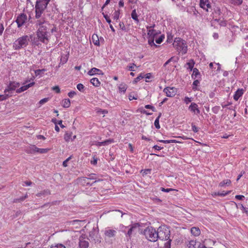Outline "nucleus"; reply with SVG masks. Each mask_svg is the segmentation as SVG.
Here are the masks:
<instances>
[{"instance_id":"nucleus-1","label":"nucleus","mask_w":248,"mask_h":248,"mask_svg":"<svg viewBox=\"0 0 248 248\" xmlns=\"http://www.w3.org/2000/svg\"><path fill=\"white\" fill-rule=\"evenodd\" d=\"M35 26L37 28L36 36L38 40H32V45L38 46L39 44V42L46 45L47 44L50 37V24L45 18H42L35 21Z\"/></svg>"},{"instance_id":"nucleus-2","label":"nucleus","mask_w":248,"mask_h":248,"mask_svg":"<svg viewBox=\"0 0 248 248\" xmlns=\"http://www.w3.org/2000/svg\"><path fill=\"white\" fill-rule=\"evenodd\" d=\"M170 231L169 227L163 225L160 226L157 229V239L167 241L166 245L170 248Z\"/></svg>"},{"instance_id":"nucleus-3","label":"nucleus","mask_w":248,"mask_h":248,"mask_svg":"<svg viewBox=\"0 0 248 248\" xmlns=\"http://www.w3.org/2000/svg\"><path fill=\"white\" fill-rule=\"evenodd\" d=\"M32 35H23L17 39L13 43V47L15 50H19L25 48L28 45Z\"/></svg>"},{"instance_id":"nucleus-4","label":"nucleus","mask_w":248,"mask_h":248,"mask_svg":"<svg viewBox=\"0 0 248 248\" xmlns=\"http://www.w3.org/2000/svg\"><path fill=\"white\" fill-rule=\"evenodd\" d=\"M173 46L179 53L185 54L187 52V46L185 41L180 38H175Z\"/></svg>"},{"instance_id":"nucleus-5","label":"nucleus","mask_w":248,"mask_h":248,"mask_svg":"<svg viewBox=\"0 0 248 248\" xmlns=\"http://www.w3.org/2000/svg\"><path fill=\"white\" fill-rule=\"evenodd\" d=\"M144 234L147 239L151 242L157 240V231L152 227H148L144 231Z\"/></svg>"},{"instance_id":"nucleus-6","label":"nucleus","mask_w":248,"mask_h":248,"mask_svg":"<svg viewBox=\"0 0 248 248\" xmlns=\"http://www.w3.org/2000/svg\"><path fill=\"white\" fill-rule=\"evenodd\" d=\"M20 86V84L18 82L13 81L10 82L7 87L4 90V93H8L10 95L13 93V92L15 91L17 88H18Z\"/></svg>"},{"instance_id":"nucleus-7","label":"nucleus","mask_w":248,"mask_h":248,"mask_svg":"<svg viewBox=\"0 0 248 248\" xmlns=\"http://www.w3.org/2000/svg\"><path fill=\"white\" fill-rule=\"evenodd\" d=\"M35 18L37 19V20L42 19V18H41V16L46 8L44 6H39L38 5H35Z\"/></svg>"},{"instance_id":"nucleus-8","label":"nucleus","mask_w":248,"mask_h":248,"mask_svg":"<svg viewBox=\"0 0 248 248\" xmlns=\"http://www.w3.org/2000/svg\"><path fill=\"white\" fill-rule=\"evenodd\" d=\"M27 17L26 15L24 14H21L20 15H19L16 20V22L17 23V27L18 28L21 27L27 21Z\"/></svg>"},{"instance_id":"nucleus-9","label":"nucleus","mask_w":248,"mask_h":248,"mask_svg":"<svg viewBox=\"0 0 248 248\" xmlns=\"http://www.w3.org/2000/svg\"><path fill=\"white\" fill-rule=\"evenodd\" d=\"M163 92L168 97H173L176 94V89L174 87H166L164 89Z\"/></svg>"},{"instance_id":"nucleus-10","label":"nucleus","mask_w":248,"mask_h":248,"mask_svg":"<svg viewBox=\"0 0 248 248\" xmlns=\"http://www.w3.org/2000/svg\"><path fill=\"white\" fill-rule=\"evenodd\" d=\"M155 26V24H153L151 26H147L146 28L148 29L147 35L148 36V38L152 37L153 39H155L156 35L157 34V31L152 28H154Z\"/></svg>"},{"instance_id":"nucleus-11","label":"nucleus","mask_w":248,"mask_h":248,"mask_svg":"<svg viewBox=\"0 0 248 248\" xmlns=\"http://www.w3.org/2000/svg\"><path fill=\"white\" fill-rule=\"evenodd\" d=\"M139 227V225L138 223H135L132 226H131L130 228L129 229L127 233L126 234V236L127 237L130 238L133 233H135L137 232V230Z\"/></svg>"},{"instance_id":"nucleus-12","label":"nucleus","mask_w":248,"mask_h":248,"mask_svg":"<svg viewBox=\"0 0 248 248\" xmlns=\"http://www.w3.org/2000/svg\"><path fill=\"white\" fill-rule=\"evenodd\" d=\"M77 183L83 186H91L92 184H90L89 179L87 177H82L78 178L77 180Z\"/></svg>"},{"instance_id":"nucleus-13","label":"nucleus","mask_w":248,"mask_h":248,"mask_svg":"<svg viewBox=\"0 0 248 248\" xmlns=\"http://www.w3.org/2000/svg\"><path fill=\"white\" fill-rule=\"evenodd\" d=\"M189 110L193 113L199 114L200 113V110L198 108V105L195 103H192L189 106Z\"/></svg>"},{"instance_id":"nucleus-14","label":"nucleus","mask_w":248,"mask_h":248,"mask_svg":"<svg viewBox=\"0 0 248 248\" xmlns=\"http://www.w3.org/2000/svg\"><path fill=\"white\" fill-rule=\"evenodd\" d=\"M88 74L90 76H93L95 74L103 75V73L100 69L94 67L92 68L90 71H89V72H88Z\"/></svg>"},{"instance_id":"nucleus-15","label":"nucleus","mask_w":248,"mask_h":248,"mask_svg":"<svg viewBox=\"0 0 248 248\" xmlns=\"http://www.w3.org/2000/svg\"><path fill=\"white\" fill-rule=\"evenodd\" d=\"M79 247L80 248H88L89 247V242L85 240L83 237H80L79 239Z\"/></svg>"},{"instance_id":"nucleus-16","label":"nucleus","mask_w":248,"mask_h":248,"mask_svg":"<svg viewBox=\"0 0 248 248\" xmlns=\"http://www.w3.org/2000/svg\"><path fill=\"white\" fill-rule=\"evenodd\" d=\"M244 93V90L242 89H238L233 95V99L235 101H237L239 98L242 96Z\"/></svg>"},{"instance_id":"nucleus-17","label":"nucleus","mask_w":248,"mask_h":248,"mask_svg":"<svg viewBox=\"0 0 248 248\" xmlns=\"http://www.w3.org/2000/svg\"><path fill=\"white\" fill-rule=\"evenodd\" d=\"M49 1L50 0H37L35 5H38L39 6H44L46 8Z\"/></svg>"},{"instance_id":"nucleus-18","label":"nucleus","mask_w":248,"mask_h":248,"mask_svg":"<svg viewBox=\"0 0 248 248\" xmlns=\"http://www.w3.org/2000/svg\"><path fill=\"white\" fill-rule=\"evenodd\" d=\"M190 231L192 234L195 236H199L201 233V231L198 227H193L191 228Z\"/></svg>"},{"instance_id":"nucleus-19","label":"nucleus","mask_w":248,"mask_h":248,"mask_svg":"<svg viewBox=\"0 0 248 248\" xmlns=\"http://www.w3.org/2000/svg\"><path fill=\"white\" fill-rule=\"evenodd\" d=\"M38 150V148L33 145L28 148L26 150V152L28 154H35V153H37Z\"/></svg>"},{"instance_id":"nucleus-20","label":"nucleus","mask_w":248,"mask_h":248,"mask_svg":"<svg viewBox=\"0 0 248 248\" xmlns=\"http://www.w3.org/2000/svg\"><path fill=\"white\" fill-rule=\"evenodd\" d=\"M116 233V232L114 230H108L105 232V234L108 237H114Z\"/></svg>"},{"instance_id":"nucleus-21","label":"nucleus","mask_w":248,"mask_h":248,"mask_svg":"<svg viewBox=\"0 0 248 248\" xmlns=\"http://www.w3.org/2000/svg\"><path fill=\"white\" fill-rule=\"evenodd\" d=\"M92 40H93V42L94 45L97 46H100L99 38L97 34H93V35Z\"/></svg>"},{"instance_id":"nucleus-22","label":"nucleus","mask_w":248,"mask_h":248,"mask_svg":"<svg viewBox=\"0 0 248 248\" xmlns=\"http://www.w3.org/2000/svg\"><path fill=\"white\" fill-rule=\"evenodd\" d=\"M195 62L193 60H190L189 62H187L186 64V67L187 69H189L190 71L193 69V67Z\"/></svg>"},{"instance_id":"nucleus-23","label":"nucleus","mask_w":248,"mask_h":248,"mask_svg":"<svg viewBox=\"0 0 248 248\" xmlns=\"http://www.w3.org/2000/svg\"><path fill=\"white\" fill-rule=\"evenodd\" d=\"M70 100L69 99H64L62 101V105L63 107L68 108L70 106Z\"/></svg>"},{"instance_id":"nucleus-24","label":"nucleus","mask_w":248,"mask_h":248,"mask_svg":"<svg viewBox=\"0 0 248 248\" xmlns=\"http://www.w3.org/2000/svg\"><path fill=\"white\" fill-rule=\"evenodd\" d=\"M91 83L95 87H98L100 86L101 83L99 81L97 78H93L90 80Z\"/></svg>"},{"instance_id":"nucleus-25","label":"nucleus","mask_w":248,"mask_h":248,"mask_svg":"<svg viewBox=\"0 0 248 248\" xmlns=\"http://www.w3.org/2000/svg\"><path fill=\"white\" fill-rule=\"evenodd\" d=\"M131 17L137 23L139 22V20L138 19V16L137 14L136 11L135 9L133 10L132 11L131 13Z\"/></svg>"},{"instance_id":"nucleus-26","label":"nucleus","mask_w":248,"mask_h":248,"mask_svg":"<svg viewBox=\"0 0 248 248\" xmlns=\"http://www.w3.org/2000/svg\"><path fill=\"white\" fill-rule=\"evenodd\" d=\"M231 181L230 180L226 179V180H224L222 181V182H221L219 184V186L220 187H223L225 186L230 185L231 184Z\"/></svg>"},{"instance_id":"nucleus-27","label":"nucleus","mask_w":248,"mask_h":248,"mask_svg":"<svg viewBox=\"0 0 248 248\" xmlns=\"http://www.w3.org/2000/svg\"><path fill=\"white\" fill-rule=\"evenodd\" d=\"M127 89V85L125 84H121L119 86V91L121 93H124Z\"/></svg>"},{"instance_id":"nucleus-28","label":"nucleus","mask_w":248,"mask_h":248,"mask_svg":"<svg viewBox=\"0 0 248 248\" xmlns=\"http://www.w3.org/2000/svg\"><path fill=\"white\" fill-rule=\"evenodd\" d=\"M200 74L199 70L196 68H193L191 77L193 79H195Z\"/></svg>"},{"instance_id":"nucleus-29","label":"nucleus","mask_w":248,"mask_h":248,"mask_svg":"<svg viewBox=\"0 0 248 248\" xmlns=\"http://www.w3.org/2000/svg\"><path fill=\"white\" fill-rule=\"evenodd\" d=\"M137 67H138L136 65L135 63H132L130 64L129 65L127 66V69L128 70L130 71L134 72L136 71V69Z\"/></svg>"},{"instance_id":"nucleus-30","label":"nucleus","mask_w":248,"mask_h":248,"mask_svg":"<svg viewBox=\"0 0 248 248\" xmlns=\"http://www.w3.org/2000/svg\"><path fill=\"white\" fill-rule=\"evenodd\" d=\"M11 96L8 93H4V94H0V101L5 100Z\"/></svg>"},{"instance_id":"nucleus-31","label":"nucleus","mask_w":248,"mask_h":248,"mask_svg":"<svg viewBox=\"0 0 248 248\" xmlns=\"http://www.w3.org/2000/svg\"><path fill=\"white\" fill-rule=\"evenodd\" d=\"M196 245L197 242L193 240L189 241L188 247L189 248H197Z\"/></svg>"},{"instance_id":"nucleus-32","label":"nucleus","mask_w":248,"mask_h":248,"mask_svg":"<svg viewBox=\"0 0 248 248\" xmlns=\"http://www.w3.org/2000/svg\"><path fill=\"white\" fill-rule=\"evenodd\" d=\"M64 139L66 141H69L70 140H73V139L72 138V133H66L64 135Z\"/></svg>"},{"instance_id":"nucleus-33","label":"nucleus","mask_w":248,"mask_h":248,"mask_svg":"<svg viewBox=\"0 0 248 248\" xmlns=\"http://www.w3.org/2000/svg\"><path fill=\"white\" fill-rule=\"evenodd\" d=\"M230 2L234 5H239L243 2V0H230Z\"/></svg>"},{"instance_id":"nucleus-34","label":"nucleus","mask_w":248,"mask_h":248,"mask_svg":"<svg viewBox=\"0 0 248 248\" xmlns=\"http://www.w3.org/2000/svg\"><path fill=\"white\" fill-rule=\"evenodd\" d=\"M120 11H115L113 14V18L114 20H117L119 18Z\"/></svg>"},{"instance_id":"nucleus-35","label":"nucleus","mask_w":248,"mask_h":248,"mask_svg":"<svg viewBox=\"0 0 248 248\" xmlns=\"http://www.w3.org/2000/svg\"><path fill=\"white\" fill-rule=\"evenodd\" d=\"M199 84H200V81L198 79L195 80L193 81V84H192V85H193L192 89L193 90H198L197 87L199 85Z\"/></svg>"},{"instance_id":"nucleus-36","label":"nucleus","mask_w":248,"mask_h":248,"mask_svg":"<svg viewBox=\"0 0 248 248\" xmlns=\"http://www.w3.org/2000/svg\"><path fill=\"white\" fill-rule=\"evenodd\" d=\"M154 39L152 37L148 38V43L151 46H155V47H157L158 46L155 44Z\"/></svg>"},{"instance_id":"nucleus-37","label":"nucleus","mask_w":248,"mask_h":248,"mask_svg":"<svg viewBox=\"0 0 248 248\" xmlns=\"http://www.w3.org/2000/svg\"><path fill=\"white\" fill-rule=\"evenodd\" d=\"M27 197H28V195L26 194L24 196L21 197L19 199H15L14 201V202H18L23 201Z\"/></svg>"},{"instance_id":"nucleus-38","label":"nucleus","mask_w":248,"mask_h":248,"mask_svg":"<svg viewBox=\"0 0 248 248\" xmlns=\"http://www.w3.org/2000/svg\"><path fill=\"white\" fill-rule=\"evenodd\" d=\"M27 90V88H26V86L25 85H24V86L21 87L20 88L17 89L16 90V92L17 93H21L26 90Z\"/></svg>"},{"instance_id":"nucleus-39","label":"nucleus","mask_w":248,"mask_h":248,"mask_svg":"<svg viewBox=\"0 0 248 248\" xmlns=\"http://www.w3.org/2000/svg\"><path fill=\"white\" fill-rule=\"evenodd\" d=\"M51 248H66V247L62 244H57L51 246Z\"/></svg>"},{"instance_id":"nucleus-40","label":"nucleus","mask_w":248,"mask_h":248,"mask_svg":"<svg viewBox=\"0 0 248 248\" xmlns=\"http://www.w3.org/2000/svg\"><path fill=\"white\" fill-rule=\"evenodd\" d=\"M49 150V149H44V148H39L37 151V153H40V154H44L46 153Z\"/></svg>"},{"instance_id":"nucleus-41","label":"nucleus","mask_w":248,"mask_h":248,"mask_svg":"<svg viewBox=\"0 0 248 248\" xmlns=\"http://www.w3.org/2000/svg\"><path fill=\"white\" fill-rule=\"evenodd\" d=\"M77 88L80 92H84V86L82 84H81V83L78 84L77 86Z\"/></svg>"},{"instance_id":"nucleus-42","label":"nucleus","mask_w":248,"mask_h":248,"mask_svg":"<svg viewBox=\"0 0 248 248\" xmlns=\"http://www.w3.org/2000/svg\"><path fill=\"white\" fill-rule=\"evenodd\" d=\"M112 142H113V140L110 139L103 141L104 146L110 144Z\"/></svg>"},{"instance_id":"nucleus-43","label":"nucleus","mask_w":248,"mask_h":248,"mask_svg":"<svg viewBox=\"0 0 248 248\" xmlns=\"http://www.w3.org/2000/svg\"><path fill=\"white\" fill-rule=\"evenodd\" d=\"M165 38L164 35H161L158 38L155 40L157 44H160L162 42L163 39Z\"/></svg>"},{"instance_id":"nucleus-44","label":"nucleus","mask_w":248,"mask_h":248,"mask_svg":"<svg viewBox=\"0 0 248 248\" xmlns=\"http://www.w3.org/2000/svg\"><path fill=\"white\" fill-rule=\"evenodd\" d=\"M46 71L45 69H38L35 71V76H37L41 74L42 73Z\"/></svg>"},{"instance_id":"nucleus-45","label":"nucleus","mask_w":248,"mask_h":248,"mask_svg":"<svg viewBox=\"0 0 248 248\" xmlns=\"http://www.w3.org/2000/svg\"><path fill=\"white\" fill-rule=\"evenodd\" d=\"M206 4V0H200V7L201 8H202L203 9H206V7H205Z\"/></svg>"},{"instance_id":"nucleus-46","label":"nucleus","mask_w":248,"mask_h":248,"mask_svg":"<svg viewBox=\"0 0 248 248\" xmlns=\"http://www.w3.org/2000/svg\"><path fill=\"white\" fill-rule=\"evenodd\" d=\"M160 190L162 191L165 192H169L171 191L175 190V189H173V188H165L164 187H161L160 188Z\"/></svg>"},{"instance_id":"nucleus-47","label":"nucleus","mask_w":248,"mask_h":248,"mask_svg":"<svg viewBox=\"0 0 248 248\" xmlns=\"http://www.w3.org/2000/svg\"><path fill=\"white\" fill-rule=\"evenodd\" d=\"M89 177L88 178L89 180H96V175L94 173H91L89 175Z\"/></svg>"},{"instance_id":"nucleus-48","label":"nucleus","mask_w":248,"mask_h":248,"mask_svg":"<svg viewBox=\"0 0 248 248\" xmlns=\"http://www.w3.org/2000/svg\"><path fill=\"white\" fill-rule=\"evenodd\" d=\"M27 81H26V82H25L24 83H23V85H25L26 87V88H27V89H28L29 88L32 87L33 85H34L35 84V82H32L30 83H29V84H27Z\"/></svg>"},{"instance_id":"nucleus-49","label":"nucleus","mask_w":248,"mask_h":248,"mask_svg":"<svg viewBox=\"0 0 248 248\" xmlns=\"http://www.w3.org/2000/svg\"><path fill=\"white\" fill-rule=\"evenodd\" d=\"M154 124H155V127L157 129L160 128V125H159L158 118H156V119L155 120Z\"/></svg>"},{"instance_id":"nucleus-50","label":"nucleus","mask_w":248,"mask_h":248,"mask_svg":"<svg viewBox=\"0 0 248 248\" xmlns=\"http://www.w3.org/2000/svg\"><path fill=\"white\" fill-rule=\"evenodd\" d=\"M119 28L120 29H121L123 31H126V28L124 26V22H120L119 23Z\"/></svg>"},{"instance_id":"nucleus-51","label":"nucleus","mask_w":248,"mask_h":248,"mask_svg":"<svg viewBox=\"0 0 248 248\" xmlns=\"http://www.w3.org/2000/svg\"><path fill=\"white\" fill-rule=\"evenodd\" d=\"M49 194V192L47 190H44L40 193H38L36 194V196L38 197H40L42 195H45V194Z\"/></svg>"},{"instance_id":"nucleus-52","label":"nucleus","mask_w":248,"mask_h":248,"mask_svg":"<svg viewBox=\"0 0 248 248\" xmlns=\"http://www.w3.org/2000/svg\"><path fill=\"white\" fill-rule=\"evenodd\" d=\"M102 14L106 20V21L110 24L111 23V20L110 19L109 16L105 14L104 13H103Z\"/></svg>"},{"instance_id":"nucleus-53","label":"nucleus","mask_w":248,"mask_h":248,"mask_svg":"<svg viewBox=\"0 0 248 248\" xmlns=\"http://www.w3.org/2000/svg\"><path fill=\"white\" fill-rule=\"evenodd\" d=\"M49 100V98H44L42 99H41L40 101H39V104L40 105H43L45 103H46V102H47Z\"/></svg>"},{"instance_id":"nucleus-54","label":"nucleus","mask_w":248,"mask_h":248,"mask_svg":"<svg viewBox=\"0 0 248 248\" xmlns=\"http://www.w3.org/2000/svg\"><path fill=\"white\" fill-rule=\"evenodd\" d=\"M145 108L147 109H151V110H152L153 111H155V107L153 106H151L150 105H146L145 106Z\"/></svg>"},{"instance_id":"nucleus-55","label":"nucleus","mask_w":248,"mask_h":248,"mask_svg":"<svg viewBox=\"0 0 248 248\" xmlns=\"http://www.w3.org/2000/svg\"><path fill=\"white\" fill-rule=\"evenodd\" d=\"M71 156H70L63 162L62 165L63 167H66L68 166L67 162L71 159Z\"/></svg>"},{"instance_id":"nucleus-56","label":"nucleus","mask_w":248,"mask_h":248,"mask_svg":"<svg viewBox=\"0 0 248 248\" xmlns=\"http://www.w3.org/2000/svg\"><path fill=\"white\" fill-rule=\"evenodd\" d=\"M172 61H174V62H176L175 61H174V57H171L170 59H169L164 64V66H166L167 65H168L170 62H172Z\"/></svg>"},{"instance_id":"nucleus-57","label":"nucleus","mask_w":248,"mask_h":248,"mask_svg":"<svg viewBox=\"0 0 248 248\" xmlns=\"http://www.w3.org/2000/svg\"><path fill=\"white\" fill-rule=\"evenodd\" d=\"M97 163V157H95V156L93 157V159L91 161V163L92 165H96Z\"/></svg>"},{"instance_id":"nucleus-58","label":"nucleus","mask_w":248,"mask_h":248,"mask_svg":"<svg viewBox=\"0 0 248 248\" xmlns=\"http://www.w3.org/2000/svg\"><path fill=\"white\" fill-rule=\"evenodd\" d=\"M191 99L188 97H186L184 99V102L186 104H188L191 102Z\"/></svg>"},{"instance_id":"nucleus-59","label":"nucleus","mask_w":248,"mask_h":248,"mask_svg":"<svg viewBox=\"0 0 248 248\" xmlns=\"http://www.w3.org/2000/svg\"><path fill=\"white\" fill-rule=\"evenodd\" d=\"M53 90L55 91L57 93H60V89L58 86H56L53 87Z\"/></svg>"},{"instance_id":"nucleus-60","label":"nucleus","mask_w":248,"mask_h":248,"mask_svg":"<svg viewBox=\"0 0 248 248\" xmlns=\"http://www.w3.org/2000/svg\"><path fill=\"white\" fill-rule=\"evenodd\" d=\"M76 94V92L74 91H71L69 92L68 94V95L69 97L72 98Z\"/></svg>"},{"instance_id":"nucleus-61","label":"nucleus","mask_w":248,"mask_h":248,"mask_svg":"<svg viewBox=\"0 0 248 248\" xmlns=\"http://www.w3.org/2000/svg\"><path fill=\"white\" fill-rule=\"evenodd\" d=\"M192 129L194 132H197L199 131V128L194 124H192Z\"/></svg>"},{"instance_id":"nucleus-62","label":"nucleus","mask_w":248,"mask_h":248,"mask_svg":"<svg viewBox=\"0 0 248 248\" xmlns=\"http://www.w3.org/2000/svg\"><path fill=\"white\" fill-rule=\"evenodd\" d=\"M219 107H215L212 108V111L214 113H217L219 110Z\"/></svg>"},{"instance_id":"nucleus-63","label":"nucleus","mask_w":248,"mask_h":248,"mask_svg":"<svg viewBox=\"0 0 248 248\" xmlns=\"http://www.w3.org/2000/svg\"><path fill=\"white\" fill-rule=\"evenodd\" d=\"M153 148L155 149V150H161L162 149H163V147H161V146H159L157 145H155L153 146Z\"/></svg>"},{"instance_id":"nucleus-64","label":"nucleus","mask_w":248,"mask_h":248,"mask_svg":"<svg viewBox=\"0 0 248 248\" xmlns=\"http://www.w3.org/2000/svg\"><path fill=\"white\" fill-rule=\"evenodd\" d=\"M244 198V196L243 195H238L235 196V198L239 200H242Z\"/></svg>"}]
</instances>
